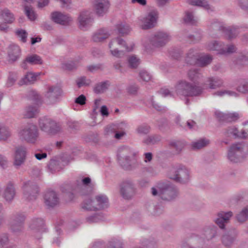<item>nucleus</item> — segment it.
<instances>
[{
    "label": "nucleus",
    "instance_id": "nucleus-51",
    "mask_svg": "<svg viewBox=\"0 0 248 248\" xmlns=\"http://www.w3.org/2000/svg\"><path fill=\"white\" fill-rule=\"evenodd\" d=\"M236 219L239 222H244L248 219V208H244L236 216Z\"/></svg>",
    "mask_w": 248,
    "mask_h": 248
},
{
    "label": "nucleus",
    "instance_id": "nucleus-54",
    "mask_svg": "<svg viewBox=\"0 0 248 248\" xmlns=\"http://www.w3.org/2000/svg\"><path fill=\"white\" fill-rule=\"evenodd\" d=\"M150 101L153 107L157 111L161 112H165L167 111L166 108L159 105L157 101L154 99L153 96L151 98Z\"/></svg>",
    "mask_w": 248,
    "mask_h": 248
},
{
    "label": "nucleus",
    "instance_id": "nucleus-47",
    "mask_svg": "<svg viewBox=\"0 0 248 248\" xmlns=\"http://www.w3.org/2000/svg\"><path fill=\"white\" fill-rule=\"evenodd\" d=\"M217 234V228L215 226L207 228L204 231V235L207 240L213 238Z\"/></svg>",
    "mask_w": 248,
    "mask_h": 248
},
{
    "label": "nucleus",
    "instance_id": "nucleus-7",
    "mask_svg": "<svg viewBox=\"0 0 248 248\" xmlns=\"http://www.w3.org/2000/svg\"><path fill=\"white\" fill-rule=\"evenodd\" d=\"M169 36L167 33L159 31L152 35L149 38V44L145 45L146 49H152L154 47L164 46L169 41Z\"/></svg>",
    "mask_w": 248,
    "mask_h": 248
},
{
    "label": "nucleus",
    "instance_id": "nucleus-15",
    "mask_svg": "<svg viewBox=\"0 0 248 248\" xmlns=\"http://www.w3.org/2000/svg\"><path fill=\"white\" fill-rule=\"evenodd\" d=\"M170 178L177 182L185 184L189 180V171L185 167H180L172 171Z\"/></svg>",
    "mask_w": 248,
    "mask_h": 248
},
{
    "label": "nucleus",
    "instance_id": "nucleus-18",
    "mask_svg": "<svg viewBox=\"0 0 248 248\" xmlns=\"http://www.w3.org/2000/svg\"><path fill=\"white\" fill-rule=\"evenodd\" d=\"M50 19L55 23L63 26L69 25L72 21V17L68 15L58 11H55L51 13Z\"/></svg>",
    "mask_w": 248,
    "mask_h": 248
},
{
    "label": "nucleus",
    "instance_id": "nucleus-2",
    "mask_svg": "<svg viewBox=\"0 0 248 248\" xmlns=\"http://www.w3.org/2000/svg\"><path fill=\"white\" fill-rule=\"evenodd\" d=\"M18 135L21 140L34 144L38 141L39 132L36 125L30 124L22 127Z\"/></svg>",
    "mask_w": 248,
    "mask_h": 248
},
{
    "label": "nucleus",
    "instance_id": "nucleus-22",
    "mask_svg": "<svg viewBox=\"0 0 248 248\" xmlns=\"http://www.w3.org/2000/svg\"><path fill=\"white\" fill-rule=\"evenodd\" d=\"M233 214L231 211H220L217 214V217L215 220L216 223L221 229H224L225 223H227Z\"/></svg>",
    "mask_w": 248,
    "mask_h": 248
},
{
    "label": "nucleus",
    "instance_id": "nucleus-24",
    "mask_svg": "<svg viewBox=\"0 0 248 248\" xmlns=\"http://www.w3.org/2000/svg\"><path fill=\"white\" fill-rule=\"evenodd\" d=\"M16 194V191L14 184L11 182H9L4 188L3 197L7 202H11Z\"/></svg>",
    "mask_w": 248,
    "mask_h": 248
},
{
    "label": "nucleus",
    "instance_id": "nucleus-49",
    "mask_svg": "<svg viewBox=\"0 0 248 248\" xmlns=\"http://www.w3.org/2000/svg\"><path fill=\"white\" fill-rule=\"evenodd\" d=\"M24 11L26 15L30 20L33 21L36 18L37 15L31 6L25 5Z\"/></svg>",
    "mask_w": 248,
    "mask_h": 248
},
{
    "label": "nucleus",
    "instance_id": "nucleus-10",
    "mask_svg": "<svg viewBox=\"0 0 248 248\" xmlns=\"http://www.w3.org/2000/svg\"><path fill=\"white\" fill-rule=\"evenodd\" d=\"M243 150L244 145L241 143L232 144L228 150V159L233 163L241 161L244 157Z\"/></svg>",
    "mask_w": 248,
    "mask_h": 248
},
{
    "label": "nucleus",
    "instance_id": "nucleus-45",
    "mask_svg": "<svg viewBox=\"0 0 248 248\" xmlns=\"http://www.w3.org/2000/svg\"><path fill=\"white\" fill-rule=\"evenodd\" d=\"M212 60V58L209 55H205L201 57H199L197 64L200 66L204 67L210 64Z\"/></svg>",
    "mask_w": 248,
    "mask_h": 248
},
{
    "label": "nucleus",
    "instance_id": "nucleus-14",
    "mask_svg": "<svg viewBox=\"0 0 248 248\" xmlns=\"http://www.w3.org/2000/svg\"><path fill=\"white\" fill-rule=\"evenodd\" d=\"M135 192V185L133 181L126 179L121 184V193L124 198L131 199Z\"/></svg>",
    "mask_w": 248,
    "mask_h": 248
},
{
    "label": "nucleus",
    "instance_id": "nucleus-56",
    "mask_svg": "<svg viewBox=\"0 0 248 248\" xmlns=\"http://www.w3.org/2000/svg\"><path fill=\"white\" fill-rule=\"evenodd\" d=\"M119 33L122 35L127 34L130 31L129 26L124 24H120L117 26Z\"/></svg>",
    "mask_w": 248,
    "mask_h": 248
},
{
    "label": "nucleus",
    "instance_id": "nucleus-11",
    "mask_svg": "<svg viewBox=\"0 0 248 248\" xmlns=\"http://www.w3.org/2000/svg\"><path fill=\"white\" fill-rule=\"evenodd\" d=\"M23 190L24 198L28 201L35 200L39 192V188L37 184L30 181L24 183Z\"/></svg>",
    "mask_w": 248,
    "mask_h": 248
},
{
    "label": "nucleus",
    "instance_id": "nucleus-8",
    "mask_svg": "<svg viewBox=\"0 0 248 248\" xmlns=\"http://www.w3.org/2000/svg\"><path fill=\"white\" fill-rule=\"evenodd\" d=\"M25 220V215L21 213L13 214L9 222V228L14 233H21L24 229V224Z\"/></svg>",
    "mask_w": 248,
    "mask_h": 248
},
{
    "label": "nucleus",
    "instance_id": "nucleus-61",
    "mask_svg": "<svg viewBox=\"0 0 248 248\" xmlns=\"http://www.w3.org/2000/svg\"><path fill=\"white\" fill-rule=\"evenodd\" d=\"M237 64H248V53L240 55L236 62Z\"/></svg>",
    "mask_w": 248,
    "mask_h": 248
},
{
    "label": "nucleus",
    "instance_id": "nucleus-44",
    "mask_svg": "<svg viewBox=\"0 0 248 248\" xmlns=\"http://www.w3.org/2000/svg\"><path fill=\"white\" fill-rule=\"evenodd\" d=\"M106 248H123V243L121 240L113 238L108 241Z\"/></svg>",
    "mask_w": 248,
    "mask_h": 248
},
{
    "label": "nucleus",
    "instance_id": "nucleus-62",
    "mask_svg": "<svg viewBox=\"0 0 248 248\" xmlns=\"http://www.w3.org/2000/svg\"><path fill=\"white\" fill-rule=\"evenodd\" d=\"M220 47L221 46L216 41L209 43L207 46V48L210 50L220 51Z\"/></svg>",
    "mask_w": 248,
    "mask_h": 248
},
{
    "label": "nucleus",
    "instance_id": "nucleus-17",
    "mask_svg": "<svg viewBox=\"0 0 248 248\" xmlns=\"http://www.w3.org/2000/svg\"><path fill=\"white\" fill-rule=\"evenodd\" d=\"M110 7L108 0H93V10L98 16H102L105 15Z\"/></svg>",
    "mask_w": 248,
    "mask_h": 248
},
{
    "label": "nucleus",
    "instance_id": "nucleus-3",
    "mask_svg": "<svg viewBox=\"0 0 248 248\" xmlns=\"http://www.w3.org/2000/svg\"><path fill=\"white\" fill-rule=\"evenodd\" d=\"M177 94L184 96H197L202 93V89L196 85L188 82L185 80L178 81L175 86Z\"/></svg>",
    "mask_w": 248,
    "mask_h": 248
},
{
    "label": "nucleus",
    "instance_id": "nucleus-55",
    "mask_svg": "<svg viewBox=\"0 0 248 248\" xmlns=\"http://www.w3.org/2000/svg\"><path fill=\"white\" fill-rule=\"evenodd\" d=\"M91 83V80L87 79L85 77H81L77 80V84L78 88L83 86H88Z\"/></svg>",
    "mask_w": 248,
    "mask_h": 248
},
{
    "label": "nucleus",
    "instance_id": "nucleus-53",
    "mask_svg": "<svg viewBox=\"0 0 248 248\" xmlns=\"http://www.w3.org/2000/svg\"><path fill=\"white\" fill-rule=\"evenodd\" d=\"M150 127L145 124H141L136 129L137 132L140 135H146L149 133Z\"/></svg>",
    "mask_w": 248,
    "mask_h": 248
},
{
    "label": "nucleus",
    "instance_id": "nucleus-43",
    "mask_svg": "<svg viewBox=\"0 0 248 248\" xmlns=\"http://www.w3.org/2000/svg\"><path fill=\"white\" fill-rule=\"evenodd\" d=\"M48 167L52 173L59 171L62 169V167L60 166V162L54 159H51L50 160L48 165Z\"/></svg>",
    "mask_w": 248,
    "mask_h": 248
},
{
    "label": "nucleus",
    "instance_id": "nucleus-30",
    "mask_svg": "<svg viewBox=\"0 0 248 248\" xmlns=\"http://www.w3.org/2000/svg\"><path fill=\"white\" fill-rule=\"evenodd\" d=\"M40 75L41 73L28 72L25 77L20 80L19 84L20 85L32 84Z\"/></svg>",
    "mask_w": 248,
    "mask_h": 248
},
{
    "label": "nucleus",
    "instance_id": "nucleus-29",
    "mask_svg": "<svg viewBox=\"0 0 248 248\" xmlns=\"http://www.w3.org/2000/svg\"><path fill=\"white\" fill-rule=\"evenodd\" d=\"M44 220L41 218L33 219L30 224V228L37 232V239L40 238V234L43 232Z\"/></svg>",
    "mask_w": 248,
    "mask_h": 248
},
{
    "label": "nucleus",
    "instance_id": "nucleus-1",
    "mask_svg": "<svg viewBox=\"0 0 248 248\" xmlns=\"http://www.w3.org/2000/svg\"><path fill=\"white\" fill-rule=\"evenodd\" d=\"M151 193L154 196H158L164 201H170L178 194L177 189L168 183L160 182L151 188Z\"/></svg>",
    "mask_w": 248,
    "mask_h": 248
},
{
    "label": "nucleus",
    "instance_id": "nucleus-42",
    "mask_svg": "<svg viewBox=\"0 0 248 248\" xmlns=\"http://www.w3.org/2000/svg\"><path fill=\"white\" fill-rule=\"evenodd\" d=\"M38 113L36 107L30 106L26 108L24 116L26 118H32L35 116Z\"/></svg>",
    "mask_w": 248,
    "mask_h": 248
},
{
    "label": "nucleus",
    "instance_id": "nucleus-27",
    "mask_svg": "<svg viewBox=\"0 0 248 248\" xmlns=\"http://www.w3.org/2000/svg\"><path fill=\"white\" fill-rule=\"evenodd\" d=\"M27 63L31 65L41 64L43 63V61L39 56L33 54L28 56L21 63V67L24 69H27L28 68Z\"/></svg>",
    "mask_w": 248,
    "mask_h": 248
},
{
    "label": "nucleus",
    "instance_id": "nucleus-31",
    "mask_svg": "<svg viewBox=\"0 0 248 248\" xmlns=\"http://www.w3.org/2000/svg\"><path fill=\"white\" fill-rule=\"evenodd\" d=\"M118 45L124 47L127 51H130L133 49L132 46H128L125 42L120 37L112 39L109 44V47L110 49L118 48L117 46Z\"/></svg>",
    "mask_w": 248,
    "mask_h": 248
},
{
    "label": "nucleus",
    "instance_id": "nucleus-19",
    "mask_svg": "<svg viewBox=\"0 0 248 248\" xmlns=\"http://www.w3.org/2000/svg\"><path fill=\"white\" fill-rule=\"evenodd\" d=\"M81 182L82 185L79 184L80 182L77 181V186L73 188V190L77 191L81 195H86L89 194L92 192V189L90 188L89 190H86L87 186H89L91 184V179L90 178L87 177L83 178L81 180Z\"/></svg>",
    "mask_w": 248,
    "mask_h": 248
},
{
    "label": "nucleus",
    "instance_id": "nucleus-32",
    "mask_svg": "<svg viewBox=\"0 0 248 248\" xmlns=\"http://www.w3.org/2000/svg\"><path fill=\"white\" fill-rule=\"evenodd\" d=\"M199 55L198 51L194 49H190L186 53L185 61L186 62L189 64H197Z\"/></svg>",
    "mask_w": 248,
    "mask_h": 248
},
{
    "label": "nucleus",
    "instance_id": "nucleus-48",
    "mask_svg": "<svg viewBox=\"0 0 248 248\" xmlns=\"http://www.w3.org/2000/svg\"><path fill=\"white\" fill-rule=\"evenodd\" d=\"M160 140H161L160 136L157 135H151V136L146 137L143 140V142L145 144L149 145V144H155Z\"/></svg>",
    "mask_w": 248,
    "mask_h": 248
},
{
    "label": "nucleus",
    "instance_id": "nucleus-38",
    "mask_svg": "<svg viewBox=\"0 0 248 248\" xmlns=\"http://www.w3.org/2000/svg\"><path fill=\"white\" fill-rule=\"evenodd\" d=\"M0 16L2 18L5 23H12L15 20L14 15L7 9L0 11Z\"/></svg>",
    "mask_w": 248,
    "mask_h": 248
},
{
    "label": "nucleus",
    "instance_id": "nucleus-16",
    "mask_svg": "<svg viewBox=\"0 0 248 248\" xmlns=\"http://www.w3.org/2000/svg\"><path fill=\"white\" fill-rule=\"evenodd\" d=\"M158 15V12L155 10L150 12L145 17L141 19V28L147 30L154 27L156 22Z\"/></svg>",
    "mask_w": 248,
    "mask_h": 248
},
{
    "label": "nucleus",
    "instance_id": "nucleus-39",
    "mask_svg": "<svg viewBox=\"0 0 248 248\" xmlns=\"http://www.w3.org/2000/svg\"><path fill=\"white\" fill-rule=\"evenodd\" d=\"M210 140L206 138H202L197 141L192 142L191 144L192 148L194 150H199L208 146Z\"/></svg>",
    "mask_w": 248,
    "mask_h": 248
},
{
    "label": "nucleus",
    "instance_id": "nucleus-57",
    "mask_svg": "<svg viewBox=\"0 0 248 248\" xmlns=\"http://www.w3.org/2000/svg\"><path fill=\"white\" fill-rule=\"evenodd\" d=\"M16 35L20 38L21 42L25 43L27 41V32L25 30L20 29L17 30L16 31Z\"/></svg>",
    "mask_w": 248,
    "mask_h": 248
},
{
    "label": "nucleus",
    "instance_id": "nucleus-12",
    "mask_svg": "<svg viewBox=\"0 0 248 248\" xmlns=\"http://www.w3.org/2000/svg\"><path fill=\"white\" fill-rule=\"evenodd\" d=\"M79 28L82 30H87L92 26L93 22L92 14L88 11L80 13L78 17Z\"/></svg>",
    "mask_w": 248,
    "mask_h": 248
},
{
    "label": "nucleus",
    "instance_id": "nucleus-36",
    "mask_svg": "<svg viewBox=\"0 0 248 248\" xmlns=\"http://www.w3.org/2000/svg\"><path fill=\"white\" fill-rule=\"evenodd\" d=\"M95 201L90 198H86L81 203V208L85 211H95Z\"/></svg>",
    "mask_w": 248,
    "mask_h": 248
},
{
    "label": "nucleus",
    "instance_id": "nucleus-13",
    "mask_svg": "<svg viewBox=\"0 0 248 248\" xmlns=\"http://www.w3.org/2000/svg\"><path fill=\"white\" fill-rule=\"evenodd\" d=\"M27 148L24 146H19L16 148L13 166L16 169H19L25 163L26 159Z\"/></svg>",
    "mask_w": 248,
    "mask_h": 248
},
{
    "label": "nucleus",
    "instance_id": "nucleus-26",
    "mask_svg": "<svg viewBox=\"0 0 248 248\" xmlns=\"http://www.w3.org/2000/svg\"><path fill=\"white\" fill-rule=\"evenodd\" d=\"M94 201L95 211L107 208L109 205L108 198L105 195L100 194L96 196Z\"/></svg>",
    "mask_w": 248,
    "mask_h": 248
},
{
    "label": "nucleus",
    "instance_id": "nucleus-4",
    "mask_svg": "<svg viewBox=\"0 0 248 248\" xmlns=\"http://www.w3.org/2000/svg\"><path fill=\"white\" fill-rule=\"evenodd\" d=\"M136 153L128 146H122L118 150V158L121 165L126 170H132L136 168L130 164L132 159L136 155Z\"/></svg>",
    "mask_w": 248,
    "mask_h": 248
},
{
    "label": "nucleus",
    "instance_id": "nucleus-9",
    "mask_svg": "<svg viewBox=\"0 0 248 248\" xmlns=\"http://www.w3.org/2000/svg\"><path fill=\"white\" fill-rule=\"evenodd\" d=\"M61 94V89L56 86H48L44 93V100L47 105L57 103Z\"/></svg>",
    "mask_w": 248,
    "mask_h": 248
},
{
    "label": "nucleus",
    "instance_id": "nucleus-52",
    "mask_svg": "<svg viewBox=\"0 0 248 248\" xmlns=\"http://www.w3.org/2000/svg\"><path fill=\"white\" fill-rule=\"evenodd\" d=\"M103 216L101 214H95L86 217V220L89 223L98 222L103 219Z\"/></svg>",
    "mask_w": 248,
    "mask_h": 248
},
{
    "label": "nucleus",
    "instance_id": "nucleus-50",
    "mask_svg": "<svg viewBox=\"0 0 248 248\" xmlns=\"http://www.w3.org/2000/svg\"><path fill=\"white\" fill-rule=\"evenodd\" d=\"M11 136L9 129L2 125H0V140H5Z\"/></svg>",
    "mask_w": 248,
    "mask_h": 248
},
{
    "label": "nucleus",
    "instance_id": "nucleus-63",
    "mask_svg": "<svg viewBox=\"0 0 248 248\" xmlns=\"http://www.w3.org/2000/svg\"><path fill=\"white\" fill-rule=\"evenodd\" d=\"M9 242L8 235L4 233L0 235V248H2L4 246L6 245Z\"/></svg>",
    "mask_w": 248,
    "mask_h": 248
},
{
    "label": "nucleus",
    "instance_id": "nucleus-5",
    "mask_svg": "<svg viewBox=\"0 0 248 248\" xmlns=\"http://www.w3.org/2000/svg\"><path fill=\"white\" fill-rule=\"evenodd\" d=\"M211 31H219L224 33L229 39L235 37L239 33V29L234 26L226 28L217 20H213L210 25Z\"/></svg>",
    "mask_w": 248,
    "mask_h": 248
},
{
    "label": "nucleus",
    "instance_id": "nucleus-6",
    "mask_svg": "<svg viewBox=\"0 0 248 248\" xmlns=\"http://www.w3.org/2000/svg\"><path fill=\"white\" fill-rule=\"evenodd\" d=\"M40 129L50 135L57 134L61 131L60 125L55 121L46 117L41 118L39 120Z\"/></svg>",
    "mask_w": 248,
    "mask_h": 248
},
{
    "label": "nucleus",
    "instance_id": "nucleus-37",
    "mask_svg": "<svg viewBox=\"0 0 248 248\" xmlns=\"http://www.w3.org/2000/svg\"><path fill=\"white\" fill-rule=\"evenodd\" d=\"M109 85L110 83L108 80L99 82L94 86L93 91L97 94L103 93L108 89Z\"/></svg>",
    "mask_w": 248,
    "mask_h": 248
},
{
    "label": "nucleus",
    "instance_id": "nucleus-20",
    "mask_svg": "<svg viewBox=\"0 0 248 248\" xmlns=\"http://www.w3.org/2000/svg\"><path fill=\"white\" fill-rule=\"evenodd\" d=\"M45 202L46 206L53 207L59 204L60 199L58 194L53 190L46 192L44 196Z\"/></svg>",
    "mask_w": 248,
    "mask_h": 248
},
{
    "label": "nucleus",
    "instance_id": "nucleus-28",
    "mask_svg": "<svg viewBox=\"0 0 248 248\" xmlns=\"http://www.w3.org/2000/svg\"><path fill=\"white\" fill-rule=\"evenodd\" d=\"M224 135L227 137H233L234 138H246L248 136L247 132L245 130H242L240 132L234 126L227 128L224 132Z\"/></svg>",
    "mask_w": 248,
    "mask_h": 248
},
{
    "label": "nucleus",
    "instance_id": "nucleus-35",
    "mask_svg": "<svg viewBox=\"0 0 248 248\" xmlns=\"http://www.w3.org/2000/svg\"><path fill=\"white\" fill-rule=\"evenodd\" d=\"M169 147L174 150L177 154H179L186 146V143L183 140H173L169 144Z\"/></svg>",
    "mask_w": 248,
    "mask_h": 248
},
{
    "label": "nucleus",
    "instance_id": "nucleus-25",
    "mask_svg": "<svg viewBox=\"0 0 248 248\" xmlns=\"http://www.w3.org/2000/svg\"><path fill=\"white\" fill-rule=\"evenodd\" d=\"M7 53L8 61L13 62L16 61L20 58L21 50L18 46L11 45L8 47Z\"/></svg>",
    "mask_w": 248,
    "mask_h": 248
},
{
    "label": "nucleus",
    "instance_id": "nucleus-23",
    "mask_svg": "<svg viewBox=\"0 0 248 248\" xmlns=\"http://www.w3.org/2000/svg\"><path fill=\"white\" fill-rule=\"evenodd\" d=\"M215 115L219 121L226 122H234L239 118V114L237 112L224 113L219 111H216Z\"/></svg>",
    "mask_w": 248,
    "mask_h": 248
},
{
    "label": "nucleus",
    "instance_id": "nucleus-33",
    "mask_svg": "<svg viewBox=\"0 0 248 248\" xmlns=\"http://www.w3.org/2000/svg\"><path fill=\"white\" fill-rule=\"evenodd\" d=\"M109 35L110 34L106 30L101 29L93 33L92 39L95 42H100L108 38Z\"/></svg>",
    "mask_w": 248,
    "mask_h": 248
},
{
    "label": "nucleus",
    "instance_id": "nucleus-41",
    "mask_svg": "<svg viewBox=\"0 0 248 248\" xmlns=\"http://www.w3.org/2000/svg\"><path fill=\"white\" fill-rule=\"evenodd\" d=\"M207 82H208L209 88L211 89H216L219 88L223 84L222 80L218 78H208Z\"/></svg>",
    "mask_w": 248,
    "mask_h": 248
},
{
    "label": "nucleus",
    "instance_id": "nucleus-21",
    "mask_svg": "<svg viewBox=\"0 0 248 248\" xmlns=\"http://www.w3.org/2000/svg\"><path fill=\"white\" fill-rule=\"evenodd\" d=\"M238 232L235 230H231L224 234L222 237V243L226 247H231L236 240Z\"/></svg>",
    "mask_w": 248,
    "mask_h": 248
},
{
    "label": "nucleus",
    "instance_id": "nucleus-34",
    "mask_svg": "<svg viewBox=\"0 0 248 248\" xmlns=\"http://www.w3.org/2000/svg\"><path fill=\"white\" fill-rule=\"evenodd\" d=\"M188 78L195 84H198L202 77V74L196 69H190L187 73Z\"/></svg>",
    "mask_w": 248,
    "mask_h": 248
},
{
    "label": "nucleus",
    "instance_id": "nucleus-40",
    "mask_svg": "<svg viewBox=\"0 0 248 248\" xmlns=\"http://www.w3.org/2000/svg\"><path fill=\"white\" fill-rule=\"evenodd\" d=\"M189 4L199 7H202L204 9L213 11V8L205 0H187Z\"/></svg>",
    "mask_w": 248,
    "mask_h": 248
},
{
    "label": "nucleus",
    "instance_id": "nucleus-58",
    "mask_svg": "<svg viewBox=\"0 0 248 248\" xmlns=\"http://www.w3.org/2000/svg\"><path fill=\"white\" fill-rule=\"evenodd\" d=\"M214 95H217L218 96H222L225 94H228L230 96H237L238 94L233 91H228V90H223V91H219L215 92L214 94Z\"/></svg>",
    "mask_w": 248,
    "mask_h": 248
},
{
    "label": "nucleus",
    "instance_id": "nucleus-64",
    "mask_svg": "<svg viewBox=\"0 0 248 248\" xmlns=\"http://www.w3.org/2000/svg\"><path fill=\"white\" fill-rule=\"evenodd\" d=\"M140 77L142 80L148 82L151 79V76L150 74L146 71H141L140 73Z\"/></svg>",
    "mask_w": 248,
    "mask_h": 248
},
{
    "label": "nucleus",
    "instance_id": "nucleus-59",
    "mask_svg": "<svg viewBox=\"0 0 248 248\" xmlns=\"http://www.w3.org/2000/svg\"><path fill=\"white\" fill-rule=\"evenodd\" d=\"M128 63L130 67L136 68L139 64V60L135 56H132L128 59Z\"/></svg>",
    "mask_w": 248,
    "mask_h": 248
},
{
    "label": "nucleus",
    "instance_id": "nucleus-46",
    "mask_svg": "<svg viewBox=\"0 0 248 248\" xmlns=\"http://www.w3.org/2000/svg\"><path fill=\"white\" fill-rule=\"evenodd\" d=\"M237 90L240 93H248V78L240 80Z\"/></svg>",
    "mask_w": 248,
    "mask_h": 248
},
{
    "label": "nucleus",
    "instance_id": "nucleus-60",
    "mask_svg": "<svg viewBox=\"0 0 248 248\" xmlns=\"http://www.w3.org/2000/svg\"><path fill=\"white\" fill-rule=\"evenodd\" d=\"M184 20L186 22L191 24H194L196 22L192 13L189 12H186V16Z\"/></svg>",
    "mask_w": 248,
    "mask_h": 248
}]
</instances>
